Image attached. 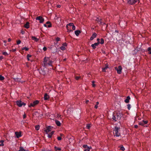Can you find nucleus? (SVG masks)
Listing matches in <instances>:
<instances>
[{
	"mask_svg": "<svg viewBox=\"0 0 151 151\" xmlns=\"http://www.w3.org/2000/svg\"><path fill=\"white\" fill-rule=\"evenodd\" d=\"M53 61L50 59L49 58L45 57L44 59V66L45 67L48 66H52Z\"/></svg>",
	"mask_w": 151,
	"mask_h": 151,
	"instance_id": "nucleus-1",
	"label": "nucleus"
},
{
	"mask_svg": "<svg viewBox=\"0 0 151 151\" xmlns=\"http://www.w3.org/2000/svg\"><path fill=\"white\" fill-rule=\"evenodd\" d=\"M122 116V114L118 113H114L113 114L112 119L115 122H116L117 120H119L121 118Z\"/></svg>",
	"mask_w": 151,
	"mask_h": 151,
	"instance_id": "nucleus-2",
	"label": "nucleus"
},
{
	"mask_svg": "<svg viewBox=\"0 0 151 151\" xmlns=\"http://www.w3.org/2000/svg\"><path fill=\"white\" fill-rule=\"evenodd\" d=\"M120 127L116 126L113 129V133L114 137H119L121 136V134L120 132Z\"/></svg>",
	"mask_w": 151,
	"mask_h": 151,
	"instance_id": "nucleus-3",
	"label": "nucleus"
},
{
	"mask_svg": "<svg viewBox=\"0 0 151 151\" xmlns=\"http://www.w3.org/2000/svg\"><path fill=\"white\" fill-rule=\"evenodd\" d=\"M83 147L85 149L84 151H89L90 149H91V147H89L86 145H83Z\"/></svg>",
	"mask_w": 151,
	"mask_h": 151,
	"instance_id": "nucleus-4",
	"label": "nucleus"
},
{
	"mask_svg": "<svg viewBox=\"0 0 151 151\" xmlns=\"http://www.w3.org/2000/svg\"><path fill=\"white\" fill-rule=\"evenodd\" d=\"M39 103V101L38 100H36L33 101V103H31L29 105V107H34L35 105Z\"/></svg>",
	"mask_w": 151,
	"mask_h": 151,
	"instance_id": "nucleus-5",
	"label": "nucleus"
},
{
	"mask_svg": "<svg viewBox=\"0 0 151 151\" xmlns=\"http://www.w3.org/2000/svg\"><path fill=\"white\" fill-rule=\"evenodd\" d=\"M36 20H39V22L41 23H43L44 20V18L41 16H39L37 17L36 18Z\"/></svg>",
	"mask_w": 151,
	"mask_h": 151,
	"instance_id": "nucleus-6",
	"label": "nucleus"
},
{
	"mask_svg": "<svg viewBox=\"0 0 151 151\" xmlns=\"http://www.w3.org/2000/svg\"><path fill=\"white\" fill-rule=\"evenodd\" d=\"M115 69L117 71V73L118 74H120L121 73L122 68L121 66H119L118 68H117V67H115Z\"/></svg>",
	"mask_w": 151,
	"mask_h": 151,
	"instance_id": "nucleus-7",
	"label": "nucleus"
},
{
	"mask_svg": "<svg viewBox=\"0 0 151 151\" xmlns=\"http://www.w3.org/2000/svg\"><path fill=\"white\" fill-rule=\"evenodd\" d=\"M138 1L139 2V0H129L128 2L129 4L132 5L134 4Z\"/></svg>",
	"mask_w": 151,
	"mask_h": 151,
	"instance_id": "nucleus-8",
	"label": "nucleus"
},
{
	"mask_svg": "<svg viewBox=\"0 0 151 151\" xmlns=\"http://www.w3.org/2000/svg\"><path fill=\"white\" fill-rule=\"evenodd\" d=\"M21 132H15V134L17 138H19L22 136Z\"/></svg>",
	"mask_w": 151,
	"mask_h": 151,
	"instance_id": "nucleus-9",
	"label": "nucleus"
},
{
	"mask_svg": "<svg viewBox=\"0 0 151 151\" xmlns=\"http://www.w3.org/2000/svg\"><path fill=\"white\" fill-rule=\"evenodd\" d=\"M99 43L100 42L95 43L94 44H92L91 45V46L92 47L93 49H95V48H96V46H97Z\"/></svg>",
	"mask_w": 151,
	"mask_h": 151,
	"instance_id": "nucleus-10",
	"label": "nucleus"
},
{
	"mask_svg": "<svg viewBox=\"0 0 151 151\" xmlns=\"http://www.w3.org/2000/svg\"><path fill=\"white\" fill-rule=\"evenodd\" d=\"M97 36V34L94 32L93 33L91 37H90V40H93L94 38H95Z\"/></svg>",
	"mask_w": 151,
	"mask_h": 151,
	"instance_id": "nucleus-11",
	"label": "nucleus"
},
{
	"mask_svg": "<svg viewBox=\"0 0 151 151\" xmlns=\"http://www.w3.org/2000/svg\"><path fill=\"white\" fill-rule=\"evenodd\" d=\"M22 102L21 101L19 100L16 102L17 105L19 107H21L22 106Z\"/></svg>",
	"mask_w": 151,
	"mask_h": 151,
	"instance_id": "nucleus-12",
	"label": "nucleus"
},
{
	"mask_svg": "<svg viewBox=\"0 0 151 151\" xmlns=\"http://www.w3.org/2000/svg\"><path fill=\"white\" fill-rule=\"evenodd\" d=\"M130 99V97L129 96H127L126 99L125 100L124 102L126 103H128L129 102V100Z\"/></svg>",
	"mask_w": 151,
	"mask_h": 151,
	"instance_id": "nucleus-13",
	"label": "nucleus"
},
{
	"mask_svg": "<svg viewBox=\"0 0 151 151\" xmlns=\"http://www.w3.org/2000/svg\"><path fill=\"white\" fill-rule=\"evenodd\" d=\"M44 98V100H47L49 99V96L47 93H46L45 94Z\"/></svg>",
	"mask_w": 151,
	"mask_h": 151,
	"instance_id": "nucleus-14",
	"label": "nucleus"
},
{
	"mask_svg": "<svg viewBox=\"0 0 151 151\" xmlns=\"http://www.w3.org/2000/svg\"><path fill=\"white\" fill-rule=\"evenodd\" d=\"M108 68V65H105V66L104 68H102V71L104 72H106V70Z\"/></svg>",
	"mask_w": 151,
	"mask_h": 151,
	"instance_id": "nucleus-15",
	"label": "nucleus"
},
{
	"mask_svg": "<svg viewBox=\"0 0 151 151\" xmlns=\"http://www.w3.org/2000/svg\"><path fill=\"white\" fill-rule=\"evenodd\" d=\"M96 20L97 22L99 24H101L102 22L101 21V19H100L98 17L96 18Z\"/></svg>",
	"mask_w": 151,
	"mask_h": 151,
	"instance_id": "nucleus-16",
	"label": "nucleus"
},
{
	"mask_svg": "<svg viewBox=\"0 0 151 151\" xmlns=\"http://www.w3.org/2000/svg\"><path fill=\"white\" fill-rule=\"evenodd\" d=\"M51 127L50 126H48L47 127V129H46L45 130V131L47 133L49 132L50 131V129H51Z\"/></svg>",
	"mask_w": 151,
	"mask_h": 151,
	"instance_id": "nucleus-17",
	"label": "nucleus"
},
{
	"mask_svg": "<svg viewBox=\"0 0 151 151\" xmlns=\"http://www.w3.org/2000/svg\"><path fill=\"white\" fill-rule=\"evenodd\" d=\"M81 32L80 30H77L75 31V33L77 36H78L79 34L81 33Z\"/></svg>",
	"mask_w": 151,
	"mask_h": 151,
	"instance_id": "nucleus-18",
	"label": "nucleus"
},
{
	"mask_svg": "<svg viewBox=\"0 0 151 151\" xmlns=\"http://www.w3.org/2000/svg\"><path fill=\"white\" fill-rule=\"evenodd\" d=\"M55 122L56 124H57V125L58 126H60L61 125V123L60 122L58 121V120H55Z\"/></svg>",
	"mask_w": 151,
	"mask_h": 151,
	"instance_id": "nucleus-19",
	"label": "nucleus"
},
{
	"mask_svg": "<svg viewBox=\"0 0 151 151\" xmlns=\"http://www.w3.org/2000/svg\"><path fill=\"white\" fill-rule=\"evenodd\" d=\"M24 27L27 29L29 27V23L28 22H27L24 25Z\"/></svg>",
	"mask_w": 151,
	"mask_h": 151,
	"instance_id": "nucleus-20",
	"label": "nucleus"
},
{
	"mask_svg": "<svg viewBox=\"0 0 151 151\" xmlns=\"http://www.w3.org/2000/svg\"><path fill=\"white\" fill-rule=\"evenodd\" d=\"M54 132L52 131L49 134H48L47 137L49 138H51L52 135L54 134Z\"/></svg>",
	"mask_w": 151,
	"mask_h": 151,
	"instance_id": "nucleus-21",
	"label": "nucleus"
},
{
	"mask_svg": "<svg viewBox=\"0 0 151 151\" xmlns=\"http://www.w3.org/2000/svg\"><path fill=\"white\" fill-rule=\"evenodd\" d=\"M13 79L14 80V81H15L16 82H21V81H20L21 78H13Z\"/></svg>",
	"mask_w": 151,
	"mask_h": 151,
	"instance_id": "nucleus-22",
	"label": "nucleus"
},
{
	"mask_svg": "<svg viewBox=\"0 0 151 151\" xmlns=\"http://www.w3.org/2000/svg\"><path fill=\"white\" fill-rule=\"evenodd\" d=\"M32 39L34 40H35L36 42H37L39 40V39L37 38L35 36H32Z\"/></svg>",
	"mask_w": 151,
	"mask_h": 151,
	"instance_id": "nucleus-23",
	"label": "nucleus"
},
{
	"mask_svg": "<svg viewBox=\"0 0 151 151\" xmlns=\"http://www.w3.org/2000/svg\"><path fill=\"white\" fill-rule=\"evenodd\" d=\"M147 51L148 52V54L151 55V47H149L147 48Z\"/></svg>",
	"mask_w": 151,
	"mask_h": 151,
	"instance_id": "nucleus-24",
	"label": "nucleus"
},
{
	"mask_svg": "<svg viewBox=\"0 0 151 151\" xmlns=\"http://www.w3.org/2000/svg\"><path fill=\"white\" fill-rule=\"evenodd\" d=\"M54 148H55V150L56 151H57V150L60 151L61 150V149L60 148L57 147H56V146H55Z\"/></svg>",
	"mask_w": 151,
	"mask_h": 151,
	"instance_id": "nucleus-25",
	"label": "nucleus"
},
{
	"mask_svg": "<svg viewBox=\"0 0 151 151\" xmlns=\"http://www.w3.org/2000/svg\"><path fill=\"white\" fill-rule=\"evenodd\" d=\"M4 141L3 140L0 141V146H4Z\"/></svg>",
	"mask_w": 151,
	"mask_h": 151,
	"instance_id": "nucleus-26",
	"label": "nucleus"
},
{
	"mask_svg": "<svg viewBox=\"0 0 151 151\" xmlns=\"http://www.w3.org/2000/svg\"><path fill=\"white\" fill-rule=\"evenodd\" d=\"M19 151H25V150L24 149L23 147H21L19 148Z\"/></svg>",
	"mask_w": 151,
	"mask_h": 151,
	"instance_id": "nucleus-27",
	"label": "nucleus"
},
{
	"mask_svg": "<svg viewBox=\"0 0 151 151\" xmlns=\"http://www.w3.org/2000/svg\"><path fill=\"white\" fill-rule=\"evenodd\" d=\"M139 124L140 125H141V126H144V127H147V125H145V126H144V124L142 121V122H140L139 123Z\"/></svg>",
	"mask_w": 151,
	"mask_h": 151,
	"instance_id": "nucleus-28",
	"label": "nucleus"
},
{
	"mask_svg": "<svg viewBox=\"0 0 151 151\" xmlns=\"http://www.w3.org/2000/svg\"><path fill=\"white\" fill-rule=\"evenodd\" d=\"M66 28L68 30V32H70L71 31H73L72 30L69 29L68 27V25H67Z\"/></svg>",
	"mask_w": 151,
	"mask_h": 151,
	"instance_id": "nucleus-29",
	"label": "nucleus"
},
{
	"mask_svg": "<svg viewBox=\"0 0 151 151\" xmlns=\"http://www.w3.org/2000/svg\"><path fill=\"white\" fill-rule=\"evenodd\" d=\"M104 40L103 38H101V42H100V43L101 44H104Z\"/></svg>",
	"mask_w": 151,
	"mask_h": 151,
	"instance_id": "nucleus-30",
	"label": "nucleus"
},
{
	"mask_svg": "<svg viewBox=\"0 0 151 151\" xmlns=\"http://www.w3.org/2000/svg\"><path fill=\"white\" fill-rule=\"evenodd\" d=\"M120 150L122 151H124L125 150V149L123 146V145H122L121 146Z\"/></svg>",
	"mask_w": 151,
	"mask_h": 151,
	"instance_id": "nucleus-31",
	"label": "nucleus"
},
{
	"mask_svg": "<svg viewBox=\"0 0 151 151\" xmlns=\"http://www.w3.org/2000/svg\"><path fill=\"white\" fill-rule=\"evenodd\" d=\"M4 77L2 76L1 75H0V80L1 81H2L4 80Z\"/></svg>",
	"mask_w": 151,
	"mask_h": 151,
	"instance_id": "nucleus-32",
	"label": "nucleus"
},
{
	"mask_svg": "<svg viewBox=\"0 0 151 151\" xmlns=\"http://www.w3.org/2000/svg\"><path fill=\"white\" fill-rule=\"evenodd\" d=\"M127 109L128 110H129L131 108V106L130 104H128L127 105Z\"/></svg>",
	"mask_w": 151,
	"mask_h": 151,
	"instance_id": "nucleus-33",
	"label": "nucleus"
},
{
	"mask_svg": "<svg viewBox=\"0 0 151 151\" xmlns=\"http://www.w3.org/2000/svg\"><path fill=\"white\" fill-rule=\"evenodd\" d=\"M53 49L54 50L53 51V52H53V53H55V52H57V49L56 48H54V49L53 48L52 49V50Z\"/></svg>",
	"mask_w": 151,
	"mask_h": 151,
	"instance_id": "nucleus-34",
	"label": "nucleus"
},
{
	"mask_svg": "<svg viewBox=\"0 0 151 151\" xmlns=\"http://www.w3.org/2000/svg\"><path fill=\"white\" fill-rule=\"evenodd\" d=\"M90 127H91L90 124H87L86 127H87V129H89Z\"/></svg>",
	"mask_w": 151,
	"mask_h": 151,
	"instance_id": "nucleus-35",
	"label": "nucleus"
},
{
	"mask_svg": "<svg viewBox=\"0 0 151 151\" xmlns=\"http://www.w3.org/2000/svg\"><path fill=\"white\" fill-rule=\"evenodd\" d=\"M22 50H25L26 51H28L29 50V48L26 47H23V48H22Z\"/></svg>",
	"mask_w": 151,
	"mask_h": 151,
	"instance_id": "nucleus-36",
	"label": "nucleus"
},
{
	"mask_svg": "<svg viewBox=\"0 0 151 151\" xmlns=\"http://www.w3.org/2000/svg\"><path fill=\"white\" fill-rule=\"evenodd\" d=\"M99 104V102H96V105L95 106V108L96 109H97L98 108V105Z\"/></svg>",
	"mask_w": 151,
	"mask_h": 151,
	"instance_id": "nucleus-37",
	"label": "nucleus"
},
{
	"mask_svg": "<svg viewBox=\"0 0 151 151\" xmlns=\"http://www.w3.org/2000/svg\"><path fill=\"white\" fill-rule=\"evenodd\" d=\"M2 54L3 55L5 56L8 55V54L6 52H3Z\"/></svg>",
	"mask_w": 151,
	"mask_h": 151,
	"instance_id": "nucleus-38",
	"label": "nucleus"
},
{
	"mask_svg": "<svg viewBox=\"0 0 151 151\" xmlns=\"http://www.w3.org/2000/svg\"><path fill=\"white\" fill-rule=\"evenodd\" d=\"M60 49L62 50H64L65 49V47L62 46L60 47Z\"/></svg>",
	"mask_w": 151,
	"mask_h": 151,
	"instance_id": "nucleus-39",
	"label": "nucleus"
},
{
	"mask_svg": "<svg viewBox=\"0 0 151 151\" xmlns=\"http://www.w3.org/2000/svg\"><path fill=\"white\" fill-rule=\"evenodd\" d=\"M35 128L36 130H38L39 129V126H35Z\"/></svg>",
	"mask_w": 151,
	"mask_h": 151,
	"instance_id": "nucleus-40",
	"label": "nucleus"
},
{
	"mask_svg": "<svg viewBox=\"0 0 151 151\" xmlns=\"http://www.w3.org/2000/svg\"><path fill=\"white\" fill-rule=\"evenodd\" d=\"M67 25H68V26H73L74 25L72 23H70L69 24H68Z\"/></svg>",
	"mask_w": 151,
	"mask_h": 151,
	"instance_id": "nucleus-41",
	"label": "nucleus"
},
{
	"mask_svg": "<svg viewBox=\"0 0 151 151\" xmlns=\"http://www.w3.org/2000/svg\"><path fill=\"white\" fill-rule=\"evenodd\" d=\"M144 124H146L147 123H148V121H145V120H143L142 121Z\"/></svg>",
	"mask_w": 151,
	"mask_h": 151,
	"instance_id": "nucleus-42",
	"label": "nucleus"
},
{
	"mask_svg": "<svg viewBox=\"0 0 151 151\" xmlns=\"http://www.w3.org/2000/svg\"><path fill=\"white\" fill-rule=\"evenodd\" d=\"M81 78V77L80 76H76L75 77V78L76 80H78Z\"/></svg>",
	"mask_w": 151,
	"mask_h": 151,
	"instance_id": "nucleus-43",
	"label": "nucleus"
},
{
	"mask_svg": "<svg viewBox=\"0 0 151 151\" xmlns=\"http://www.w3.org/2000/svg\"><path fill=\"white\" fill-rule=\"evenodd\" d=\"M17 45H19L21 43V40H18L17 41Z\"/></svg>",
	"mask_w": 151,
	"mask_h": 151,
	"instance_id": "nucleus-44",
	"label": "nucleus"
},
{
	"mask_svg": "<svg viewBox=\"0 0 151 151\" xmlns=\"http://www.w3.org/2000/svg\"><path fill=\"white\" fill-rule=\"evenodd\" d=\"M67 46V44L66 43H64L63 44V46H64V47H66Z\"/></svg>",
	"mask_w": 151,
	"mask_h": 151,
	"instance_id": "nucleus-45",
	"label": "nucleus"
},
{
	"mask_svg": "<svg viewBox=\"0 0 151 151\" xmlns=\"http://www.w3.org/2000/svg\"><path fill=\"white\" fill-rule=\"evenodd\" d=\"M57 139L58 140H60L62 139V138L61 137H57Z\"/></svg>",
	"mask_w": 151,
	"mask_h": 151,
	"instance_id": "nucleus-46",
	"label": "nucleus"
},
{
	"mask_svg": "<svg viewBox=\"0 0 151 151\" xmlns=\"http://www.w3.org/2000/svg\"><path fill=\"white\" fill-rule=\"evenodd\" d=\"M92 86L93 87H94L95 86V85L94 84L95 81H92Z\"/></svg>",
	"mask_w": 151,
	"mask_h": 151,
	"instance_id": "nucleus-47",
	"label": "nucleus"
},
{
	"mask_svg": "<svg viewBox=\"0 0 151 151\" xmlns=\"http://www.w3.org/2000/svg\"><path fill=\"white\" fill-rule=\"evenodd\" d=\"M43 50H44V51H46V50H47V47H43Z\"/></svg>",
	"mask_w": 151,
	"mask_h": 151,
	"instance_id": "nucleus-48",
	"label": "nucleus"
},
{
	"mask_svg": "<svg viewBox=\"0 0 151 151\" xmlns=\"http://www.w3.org/2000/svg\"><path fill=\"white\" fill-rule=\"evenodd\" d=\"M52 27V25L51 24H48L47 25V27Z\"/></svg>",
	"mask_w": 151,
	"mask_h": 151,
	"instance_id": "nucleus-49",
	"label": "nucleus"
},
{
	"mask_svg": "<svg viewBox=\"0 0 151 151\" xmlns=\"http://www.w3.org/2000/svg\"><path fill=\"white\" fill-rule=\"evenodd\" d=\"M72 29L73 30H75L76 29V27L74 25L72 26Z\"/></svg>",
	"mask_w": 151,
	"mask_h": 151,
	"instance_id": "nucleus-50",
	"label": "nucleus"
},
{
	"mask_svg": "<svg viewBox=\"0 0 151 151\" xmlns=\"http://www.w3.org/2000/svg\"><path fill=\"white\" fill-rule=\"evenodd\" d=\"M56 40L57 42H58L60 40V38L58 37L56 38Z\"/></svg>",
	"mask_w": 151,
	"mask_h": 151,
	"instance_id": "nucleus-51",
	"label": "nucleus"
},
{
	"mask_svg": "<svg viewBox=\"0 0 151 151\" xmlns=\"http://www.w3.org/2000/svg\"><path fill=\"white\" fill-rule=\"evenodd\" d=\"M26 114L24 113V114L23 115V119H24L26 117Z\"/></svg>",
	"mask_w": 151,
	"mask_h": 151,
	"instance_id": "nucleus-52",
	"label": "nucleus"
},
{
	"mask_svg": "<svg viewBox=\"0 0 151 151\" xmlns=\"http://www.w3.org/2000/svg\"><path fill=\"white\" fill-rule=\"evenodd\" d=\"M61 115H59V114H57V118H59V117H60Z\"/></svg>",
	"mask_w": 151,
	"mask_h": 151,
	"instance_id": "nucleus-53",
	"label": "nucleus"
},
{
	"mask_svg": "<svg viewBox=\"0 0 151 151\" xmlns=\"http://www.w3.org/2000/svg\"><path fill=\"white\" fill-rule=\"evenodd\" d=\"M32 55H29V54H28L27 55V57H28V58H29V57H31Z\"/></svg>",
	"mask_w": 151,
	"mask_h": 151,
	"instance_id": "nucleus-54",
	"label": "nucleus"
},
{
	"mask_svg": "<svg viewBox=\"0 0 151 151\" xmlns=\"http://www.w3.org/2000/svg\"><path fill=\"white\" fill-rule=\"evenodd\" d=\"M22 106L23 105L24 106L26 105V104L24 102H22Z\"/></svg>",
	"mask_w": 151,
	"mask_h": 151,
	"instance_id": "nucleus-55",
	"label": "nucleus"
},
{
	"mask_svg": "<svg viewBox=\"0 0 151 151\" xmlns=\"http://www.w3.org/2000/svg\"><path fill=\"white\" fill-rule=\"evenodd\" d=\"M41 151H50V150H45V149H44V150H42Z\"/></svg>",
	"mask_w": 151,
	"mask_h": 151,
	"instance_id": "nucleus-56",
	"label": "nucleus"
},
{
	"mask_svg": "<svg viewBox=\"0 0 151 151\" xmlns=\"http://www.w3.org/2000/svg\"><path fill=\"white\" fill-rule=\"evenodd\" d=\"M51 24L50 22L49 21H48L46 22V24Z\"/></svg>",
	"mask_w": 151,
	"mask_h": 151,
	"instance_id": "nucleus-57",
	"label": "nucleus"
},
{
	"mask_svg": "<svg viewBox=\"0 0 151 151\" xmlns=\"http://www.w3.org/2000/svg\"><path fill=\"white\" fill-rule=\"evenodd\" d=\"M134 127L135 128H137L138 127V126L137 125H135L134 126Z\"/></svg>",
	"mask_w": 151,
	"mask_h": 151,
	"instance_id": "nucleus-58",
	"label": "nucleus"
},
{
	"mask_svg": "<svg viewBox=\"0 0 151 151\" xmlns=\"http://www.w3.org/2000/svg\"><path fill=\"white\" fill-rule=\"evenodd\" d=\"M57 7H58V8H60V7H61V6L60 5H58L57 6Z\"/></svg>",
	"mask_w": 151,
	"mask_h": 151,
	"instance_id": "nucleus-59",
	"label": "nucleus"
},
{
	"mask_svg": "<svg viewBox=\"0 0 151 151\" xmlns=\"http://www.w3.org/2000/svg\"><path fill=\"white\" fill-rule=\"evenodd\" d=\"M16 49H13L12 50V51L13 52H15V51H16Z\"/></svg>",
	"mask_w": 151,
	"mask_h": 151,
	"instance_id": "nucleus-60",
	"label": "nucleus"
},
{
	"mask_svg": "<svg viewBox=\"0 0 151 151\" xmlns=\"http://www.w3.org/2000/svg\"><path fill=\"white\" fill-rule=\"evenodd\" d=\"M11 41V39L10 38H9L8 39V41L9 42H10Z\"/></svg>",
	"mask_w": 151,
	"mask_h": 151,
	"instance_id": "nucleus-61",
	"label": "nucleus"
},
{
	"mask_svg": "<svg viewBox=\"0 0 151 151\" xmlns=\"http://www.w3.org/2000/svg\"><path fill=\"white\" fill-rule=\"evenodd\" d=\"M3 58V57L2 56H1L0 57V59L1 60Z\"/></svg>",
	"mask_w": 151,
	"mask_h": 151,
	"instance_id": "nucleus-62",
	"label": "nucleus"
},
{
	"mask_svg": "<svg viewBox=\"0 0 151 151\" xmlns=\"http://www.w3.org/2000/svg\"><path fill=\"white\" fill-rule=\"evenodd\" d=\"M37 113H38V112L37 111L35 112V113L33 115H36V114H37Z\"/></svg>",
	"mask_w": 151,
	"mask_h": 151,
	"instance_id": "nucleus-63",
	"label": "nucleus"
},
{
	"mask_svg": "<svg viewBox=\"0 0 151 151\" xmlns=\"http://www.w3.org/2000/svg\"><path fill=\"white\" fill-rule=\"evenodd\" d=\"M44 25L45 27H47V25L46 24H44Z\"/></svg>",
	"mask_w": 151,
	"mask_h": 151,
	"instance_id": "nucleus-64",
	"label": "nucleus"
}]
</instances>
